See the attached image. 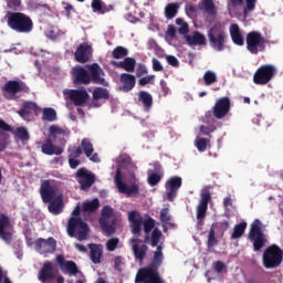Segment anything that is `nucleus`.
<instances>
[{
    "mask_svg": "<svg viewBox=\"0 0 283 283\" xmlns=\"http://www.w3.org/2000/svg\"><path fill=\"white\" fill-rule=\"evenodd\" d=\"M72 75L74 85H90V83L103 85L104 87L108 85L105 80V71H103V67H101L98 63L88 64L86 69L83 66H74Z\"/></svg>",
    "mask_w": 283,
    "mask_h": 283,
    "instance_id": "f257e3e1",
    "label": "nucleus"
},
{
    "mask_svg": "<svg viewBox=\"0 0 283 283\" xmlns=\"http://www.w3.org/2000/svg\"><path fill=\"white\" fill-rule=\"evenodd\" d=\"M164 254L154 252L153 261L150 265L140 268L135 276V283H165L163 276L158 272V269L163 266Z\"/></svg>",
    "mask_w": 283,
    "mask_h": 283,
    "instance_id": "f03ea898",
    "label": "nucleus"
},
{
    "mask_svg": "<svg viewBox=\"0 0 283 283\" xmlns=\"http://www.w3.org/2000/svg\"><path fill=\"white\" fill-rule=\"evenodd\" d=\"M4 19L8 28L18 34H30L34 30L32 18L23 12L8 11Z\"/></svg>",
    "mask_w": 283,
    "mask_h": 283,
    "instance_id": "7ed1b4c3",
    "label": "nucleus"
},
{
    "mask_svg": "<svg viewBox=\"0 0 283 283\" xmlns=\"http://www.w3.org/2000/svg\"><path fill=\"white\" fill-rule=\"evenodd\" d=\"M262 227L263 224L260 219H255L250 226L248 239L252 242L254 252L262 251V249H264L269 242V239L264 234Z\"/></svg>",
    "mask_w": 283,
    "mask_h": 283,
    "instance_id": "20e7f679",
    "label": "nucleus"
},
{
    "mask_svg": "<svg viewBox=\"0 0 283 283\" xmlns=\"http://www.w3.org/2000/svg\"><path fill=\"white\" fill-rule=\"evenodd\" d=\"M264 269H277L283 262V250L277 244L269 245L262 256Z\"/></svg>",
    "mask_w": 283,
    "mask_h": 283,
    "instance_id": "39448f33",
    "label": "nucleus"
},
{
    "mask_svg": "<svg viewBox=\"0 0 283 283\" xmlns=\"http://www.w3.org/2000/svg\"><path fill=\"white\" fill-rule=\"evenodd\" d=\"M67 233L70 238H76L80 242L87 240L90 226L81 217H71L67 222Z\"/></svg>",
    "mask_w": 283,
    "mask_h": 283,
    "instance_id": "423d86ee",
    "label": "nucleus"
},
{
    "mask_svg": "<svg viewBox=\"0 0 283 283\" xmlns=\"http://www.w3.org/2000/svg\"><path fill=\"white\" fill-rule=\"evenodd\" d=\"M176 24L180 25L178 32L186 36L188 45H207V36L205 34L195 31L192 35H187L189 34V24L182 18H177Z\"/></svg>",
    "mask_w": 283,
    "mask_h": 283,
    "instance_id": "0eeeda50",
    "label": "nucleus"
},
{
    "mask_svg": "<svg viewBox=\"0 0 283 283\" xmlns=\"http://www.w3.org/2000/svg\"><path fill=\"white\" fill-rule=\"evenodd\" d=\"M99 227L107 235L116 233V218H114V208L104 206L99 217Z\"/></svg>",
    "mask_w": 283,
    "mask_h": 283,
    "instance_id": "6e6552de",
    "label": "nucleus"
},
{
    "mask_svg": "<svg viewBox=\"0 0 283 283\" xmlns=\"http://www.w3.org/2000/svg\"><path fill=\"white\" fill-rule=\"evenodd\" d=\"M210 46L217 52H223L227 48V32L222 27H212L208 31Z\"/></svg>",
    "mask_w": 283,
    "mask_h": 283,
    "instance_id": "1a4fd4ad",
    "label": "nucleus"
},
{
    "mask_svg": "<svg viewBox=\"0 0 283 283\" xmlns=\"http://www.w3.org/2000/svg\"><path fill=\"white\" fill-rule=\"evenodd\" d=\"M277 74V69L273 64L261 65L253 75V83L255 85H266L273 81Z\"/></svg>",
    "mask_w": 283,
    "mask_h": 283,
    "instance_id": "9d476101",
    "label": "nucleus"
},
{
    "mask_svg": "<svg viewBox=\"0 0 283 283\" xmlns=\"http://www.w3.org/2000/svg\"><path fill=\"white\" fill-rule=\"evenodd\" d=\"M247 50L251 54H258L259 52H264L266 50V39L262 36V33L258 31H251L245 38Z\"/></svg>",
    "mask_w": 283,
    "mask_h": 283,
    "instance_id": "9b49d317",
    "label": "nucleus"
},
{
    "mask_svg": "<svg viewBox=\"0 0 283 283\" xmlns=\"http://www.w3.org/2000/svg\"><path fill=\"white\" fill-rule=\"evenodd\" d=\"M75 178L82 191H87L96 182V175L87 170V168H80L75 174Z\"/></svg>",
    "mask_w": 283,
    "mask_h": 283,
    "instance_id": "f8f14e48",
    "label": "nucleus"
},
{
    "mask_svg": "<svg viewBox=\"0 0 283 283\" xmlns=\"http://www.w3.org/2000/svg\"><path fill=\"white\" fill-rule=\"evenodd\" d=\"M56 191H59V189L56 188V184H54V180H43L40 187L42 202H44V205H48V202H52V200L56 198Z\"/></svg>",
    "mask_w": 283,
    "mask_h": 283,
    "instance_id": "ddd939ff",
    "label": "nucleus"
},
{
    "mask_svg": "<svg viewBox=\"0 0 283 283\" xmlns=\"http://www.w3.org/2000/svg\"><path fill=\"white\" fill-rule=\"evenodd\" d=\"M115 185L119 193H125L128 197L136 196L138 195V191H140V188L138 187V185L134 184L128 187L125 182H123V174H122L120 167L116 169Z\"/></svg>",
    "mask_w": 283,
    "mask_h": 283,
    "instance_id": "4468645a",
    "label": "nucleus"
},
{
    "mask_svg": "<svg viewBox=\"0 0 283 283\" xmlns=\"http://www.w3.org/2000/svg\"><path fill=\"white\" fill-rule=\"evenodd\" d=\"M231 112V99L229 97H220L212 107V114L218 120H222Z\"/></svg>",
    "mask_w": 283,
    "mask_h": 283,
    "instance_id": "2eb2a0df",
    "label": "nucleus"
},
{
    "mask_svg": "<svg viewBox=\"0 0 283 283\" xmlns=\"http://www.w3.org/2000/svg\"><path fill=\"white\" fill-rule=\"evenodd\" d=\"M34 244L40 255H48V253H54L56 251V239L54 237L49 239L39 238Z\"/></svg>",
    "mask_w": 283,
    "mask_h": 283,
    "instance_id": "dca6fc26",
    "label": "nucleus"
},
{
    "mask_svg": "<svg viewBox=\"0 0 283 283\" xmlns=\"http://www.w3.org/2000/svg\"><path fill=\"white\" fill-rule=\"evenodd\" d=\"M182 187V178L179 176L170 177L166 182L167 199L174 202L178 196V189Z\"/></svg>",
    "mask_w": 283,
    "mask_h": 283,
    "instance_id": "f3484780",
    "label": "nucleus"
},
{
    "mask_svg": "<svg viewBox=\"0 0 283 283\" xmlns=\"http://www.w3.org/2000/svg\"><path fill=\"white\" fill-rule=\"evenodd\" d=\"M0 238L7 244L12 243V226L10 224V218L6 214L0 216Z\"/></svg>",
    "mask_w": 283,
    "mask_h": 283,
    "instance_id": "a211bd4d",
    "label": "nucleus"
},
{
    "mask_svg": "<svg viewBox=\"0 0 283 283\" xmlns=\"http://www.w3.org/2000/svg\"><path fill=\"white\" fill-rule=\"evenodd\" d=\"M69 98L73 102L75 107H83L90 101V93L85 88L69 91Z\"/></svg>",
    "mask_w": 283,
    "mask_h": 283,
    "instance_id": "6ab92c4d",
    "label": "nucleus"
},
{
    "mask_svg": "<svg viewBox=\"0 0 283 283\" xmlns=\"http://www.w3.org/2000/svg\"><path fill=\"white\" fill-rule=\"evenodd\" d=\"M92 45L87 43H82L75 51V61L77 63H88L90 59H92Z\"/></svg>",
    "mask_w": 283,
    "mask_h": 283,
    "instance_id": "aec40b11",
    "label": "nucleus"
},
{
    "mask_svg": "<svg viewBox=\"0 0 283 283\" xmlns=\"http://www.w3.org/2000/svg\"><path fill=\"white\" fill-rule=\"evenodd\" d=\"M56 277V270L54 269V264L50 261L44 262L42 269L39 272L40 282H50Z\"/></svg>",
    "mask_w": 283,
    "mask_h": 283,
    "instance_id": "412c9836",
    "label": "nucleus"
},
{
    "mask_svg": "<svg viewBox=\"0 0 283 283\" xmlns=\"http://www.w3.org/2000/svg\"><path fill=\"white\" fill-rule=\"evenodd\" d=\"M80 148L82 149V154L84 151L86 158H88L92 163H101L98 154L94 153V145L90 138L82 139Z\"/></svg>",
    "mask_w": 283,
    "mask_h": 283,
    "instance_id": "4be33fe9",
    "label": "nucleus"
},
{
    "mask_svg": "<svg viewBox=\"0 0 283 283\" xmlns=\"http://www.w3.org/2000/svg\"><path fill=\"white\" fill-rule=\"evenodd\" d=\"M46 205L49 212L53 216H59L63 213V209L65 207V203L63 202V195H57L55 198L51 199Z\"/></svg>",
    "mask_w": 283,
    "mask_h": 283,
    "instance_id": "5701e85b",
    "label": "nucleus"
},
{
    "mask_svg": "<svg viewBox=\"0 0 283 283\" xmlns=\"http://www.w3.org/2000/svg\"><path fill=\"white\" fill-rule=\"evenodd\" d=\"M119 81L122 83V86L119 87L122 92H132V90L136 87V76L133 74L122 73Z\"/></svg>",
    "mask_w": 283,
    "mask_h": 283,
    "instance_id": "b1692460",
    "label": "nucleus"
},
{
    "mask_svg": "<svg viewBox=\"0 0 283 283\" xmlns=\"http://www.w3.org/2000/svg\"><path fill=\"white\" fill-rule=\"evenodd\" d=\"M36 112H39V106L36 105V103L24 102L20 111H18V114L19 116H21V118H23L24 120H28L30 116H32L33 114H36Z\"/></svg>",
    "mask_w": 283,
    "mask_h": 283,
    "instance_id": "393cba45",
    "label": "nucleus"
},
{
    "mask_svg": "<svg viewBox=\"0 0 283 283\" xmlns=\"http://www.w3.org/2000/svg\"><path fill=\"white\" fill-rule=\"evenodd\" d=\"M128 220L130 222L132 233L134 235H140V231L143 229V219H142V217H137L136 211H130L128 213Z\"/></svg>",
    "mask_w": 283,
    "mask_h": 283,
    "instance_id": "a878e982",
    "label": "nucleus"
},
{
    "mask_svg": "<svg viewBox=\"0 0 283 283\" xmlns=\"http://www.w3.org/2000/svg\"><path fill=\"white\" fill-rule=\"evenodd\" d=\"M90 258L93 264H101L103 262V245L96 243H90Z\"/></svg>",
    "mask_w": 283,
    "mask_h": 283,
    "instance_id": "bb28decb",
    "label": "nucleus"
},
{
    "mask_svg": "<svg viewBox=\"0 0 283 283\" xmlns=\"http://www.w3.org/2000/svg\"><path fill=\"white\" fill-rule=\"evenodd\" d=\"M42 154L46 156H61L63 154V148L54 146L52 139H45L41 146Z\"/></svg>",
    "mask_w": 283,
    "mask_h": 283,
    "instance_id": "cd10ccee",
    "label": "nucleus"
},
{
    "mask_svg": "<svg viewBox=\"0 0 283 283\" xmlns=\"http://www.w3.org/2000/svg\"><path fill=\"white\" fill-rule=\"evenodd\" d=\"M111 65H113V67H119L120 70H125V72H134V70H136V59L125 57L123 61L119 62L111 61Z\"/></svg>",
    "mask_w": 283,
    "mask_h": 283,
    "instance_id": "c85d7f7f",
    "label": "nucleus"
},
{
    "mask_svg": "<svg viewBox=\"0 0 283 283\" xmlns=\"http://www.w3.org/2000/svg\"><path fill=\"white\" fill-rule=\"evenodd\" d=\"M91 8L93 12H97V14H107V12L114 10L112 4H106L103 0H92Z\"/></svg>",
    "mask_w": 283,
    "mask_h": 283,
    "instance_id": "c756f323",
    "label": "nucleus"
},
{
    "mask_svg": "<svg viewBox=\"0 0 283 283\" xmlns=\"http://www.w3.org/2000/svg\"><path fill=\"white\" fill-rule=\"evenodd\" d=\"M138 103H142L145 112H149L151 106L154 105V97L147 91H139L138 94Z\"/></svg>",
    "mask_w": 283,
    "mask_h": 283,
    "instance_id": "7c9ffc66",
    "label": "nucleus"
},
{
    "mask_svg": "<svg viewBox=\"0 0 283 283\" xmlns=\"http://www.w3.org/2000/svg\"><path fill=\"white\" fill-rule=\"evenodd\" d=\"M198 10L206 12V14H209L210 17H216L218 13V9L216 8L213 0H201L198 3Z\"/></svg>",
    "mask_w": 283,
    "mask_h": 283,
    "instance_id": "2f4dec72",
    "label": "nucleus"
},
{
    "mask_svg": "<svg viewBox=\"0 0 283 283\" xmlns=\"http://www.w3.org/2000/svg\"><path fill=\"white\" fill-rule=\"evenodd\" d=\"M258 0H245V7L243 8V14L248 12H253L255 10V3ZM230 6L232 8H238L240 6H244V0H229Z\"/></svg>",
    "mask_w": 283,
    "mask_h": 283,
    "instance_id": "473e14b6",
    "label": "nucleus"
},
{
    "mask_svg": "<svg viewBox=\"0 0 283 283\" xmlns=\"http://www.w3.org/2000/svg\"><path fill=\"white\" fill-rule=\"evenodd\" d=\"M230 36L234 45H244V36H242V31H240V27L235 23L230 25Z\"/></svg>",
    "mask_w": 283,
    "mask_h": 283,
    "instance_id": "72a5a7b5",
    "label": "nucleus"
},
{
    "mask_svg": "<svg viewBox=\"0 0 283 283\" xmlns=\"http://www.w3.org/2000/svg\"><path fill=\"white\" fill-rule=\"evenodd\" d=\"M3 132H12V126L6 123V120L0 119V151H4L7 147L6 140L8 138V135Z\"/></svg>",
    "mask_w": 283,
    "mask_h": 283,
    "instance_id": "f704fd0d",
    "label": "nucleus"
},
{
    "mask_svg": "<svg viewBox=\"0 0 283 283\" xmlns=\"http://www.w3.org/2000/svg\"><path fill=\"white\" fill-rule=\"evenodd\" d=\"M148 251L149 247H147V244H143L142 247H138V244H133L135 260H138V262H145V258H147Z\"/></svg>",
    "mask_w": 283,
    "mask_h": 283,
    "instance_id": "c9c22d12",
    "label": "nucleus"
},
{
    "mask_svg": "<svg viewBox=\"0 0 283 283\" xmlns=\"http://www.w3.org/2000/svg\"><path fill=\"white\" fill-rule=\"evenodd\" d=\"M247 231V222H240L239 224H235L233 228V232L231 234V240H240L244 235V232Z\"/></svg>",
    "mask_w": 283,
    "mask_h": 283,
    "instance_id": "e433bc0d",
    "label": "nucleus"
},
{
    "mask_svg": "<svg viewBox=\"0 0 283 283\" xmlns=\"http://www.w3.org/2000/svg\"><path fill=\"white\" fill-rule=\"evenodd\" d=\"M179 9H180V6L178 3H176V2L168 3L165 7L166 19L171 20V19L176 18Z\"/></svg>",
    "mask_w": 283,
    "mask_h": 283,
    "instance_id": "4c0bfd02",
    "label": "nucleus"
},
{
    "mask_svg": "<svg viewBox=\"0 0 283 283\" xmlns=\"http://www.w3.org/2000/svg\"><path fill=\"white\" fill-rule=\"evenodd\" d=\"M98 207H101V201H98V199H93L92 201H85L82 205V210L85 213H94V211H97Z\"/></svg>",
    "mask_w": 283,
    "mask_h": 283,
    "instance_id": "58836bf2",
    "label": "nucleus"
},
{
    "mask_svg": "<svg viewBox=\"0 0 283 283\" xmlns=\"http://www.w3.org/2000/svg\"><path fill=\"white\" fill-rule=\"evenodd\" d=\"M4 92L7 94H11L14 96V94H19V81H9L4 84Z\"/></svg>",
    "mask_w": 283,
    "mask_h": 283,
    "instance_id": "ea45409f",
    "label": "nucleus"
},
{
    "mask_svg": "<svg viewBox=\"0 0 283 283\" xmlns=\"http://www.w3.org/2000/svg\"><path fill=\"white\" fill-rule=\"evenodd\" d=\"M93 98L94 101H101V98L107 101V98H109V92L107 88L97 87L93 91Z\"/></svg>",
    "mask_w": 283,
    "mask_h": 283,
    "instance_id": "a19ab883",
    "label": "nucleus"
},
{
    "mask_svg": "<svg viewBox=\"0 0 283 283\" xmlns=\"http://www.w3.org/2000/svg\"><path fill=\"white\" fill-rule=\"evenodd\" d=\"M42 120L54 123V120H56V111H54V108H44L42 112Z\"/></svg>",
    "mask_w": 283,
    "mask_h": 283,
    "instance_id": "79ce46f5",
    "label": "nucleus"
},
{
    "mask_svg": "<svg viewBox=\"0 0 283 283\" xmlns=\"http://www.w3.org/2000/svg\"><path fill=\"white\" fill-rule=\"evenodd\" d=\"M218 244V239L216 238V226L212 224L210 230H209V234H208V249H213V247H216Z\"/></svg>",
    "mask_w": 283,
    "mask_h": 283,
    "instance_id": "37998d69",
    "label": "nucleus"
},
{
    "mask_svg": "<svg viewBox=\"0 0 283 283\" xmlns=\"http://www.w3.org/2000/svg\"><path fill=\"white\" fill-rule=\"evenodd\" d=\"M163 238V231L160 229L155 228L150 235V244L153 248L158 247L160 243V239Z\"/></svg>",
    "mask_w": 283,
    "mask_h": 283,
    "instance_id": "c03bdc74",
    "label": "nucleus"
},
{
    "mask_svg": "<svg viewBox=\"0 0 283 283\" xmlns=\"http://www.w3.org/2000/svg\"><path fill=\"white\" fill-rule=\"evenodd\" d=\"M205 85H213V83H218V75L213 71H206L203 74Z\"/></svg>",
    "mask_w": 283,
    "mask_h": 283,
    "instance_id": "a18cd8bd",
    "label": "nucleus"
},
{
    "mask_svg": "<svg viewBox=\"0 0 283 283\" xmlns=\"http://www.w3.org/2000/svg\"><path fill=\"white\" fill-rule=\"evenodd\" d=\"M129 54V51L125 46H117L112 51V56L116 60L125 59Z\"/></svg>",
    "mask_w": 283,
    "mask_h": 283,
    "instance_id": "49530a36",
    "label": "nucleus"
},
{
    "mask_svg": "<svg viewBox=\"0 0 283 283\" xmlns=\"http://www.w3.org/2000/svg\"><path fill=\"white\" fill-rule=\"evenodd\" d=\"M63 271H66L69 275H77L78 274V266L74 261H66L63 266Z\"/></svg>",
    "mask_w": 283,
    "mask_h": 283,
    "instance_id": "de8ad7c7",
    "label": "nucleus"
},
{
    "mask_svg": "<svg viewBox=\"0 0 283 283\" xmlns=\"http://www.w3.org/2000/svg\"><path fill=\"white\" fill-rule=\"evenodd\" d=\"M14 135L20 140H30V133H28V129L23 126L15 128Z\"/></svg>",
    "mask_w": 283,
    "mask_h": 283,
    "instance_id": "09e8293b",
    "label": "nucleus"
},
{
    "mask_svg": "<svg viewBox=\"0 0 283 283\" xmlns=\"http://www.w3.org/2000/svg\"><path fill=\"white\" fill-rule=\"evenodd\" d=\"M210 140L202 137H197L195 140V145L198 151H207V145H209Z\"/></svg>",
    "mask_w": 283,
    "mask_h": 283,
    "instance_id": "8fccbe9b",
    "label": "nucleus"
},
{
    "mask_svg": "<svg viewBox=\"0 0 283 283\" xmlns=\"http://www.w3.org/2000/svg\"><path fill=\"white\" fill-rule=\"evenodd\" d=\"M207 209H209L208 206L198 205L197 206V220L198 222H205V218H207Z\"/></svg>",
    "mask_w": 283,
    "mask_h": 283,
    "instance_id": "3c124183",
    "label": "nucleus"
},
{
    "mask_svg": "<svg viewBox=\"0 0 283 283\" xmlns=\"http://www.w3.org/2000/svg\"><path fill=\"white\" fill-rule=\"evenodd\" d=\"M209 202H211V192L209 190H202L199 205L209 207Z\"/></svg>",
    "mask_w": 283,
    "mask_h": 283,
    "instance_id": "603ef678",
    "label": "nucleus"
},
{
    "mask_svg": "<svg viewBox=\"0 0 283 283\" xmlns=\"http://www.w3.org/2000/svg\"><path fill=\"white\" fill-rule=\"evenodd\" d=\"M118 244H120V239L113 237L107 240L106 249L107 251L114 252L115 249H118Z\"/></svg>",
    "mask_w": 283,
    "mask_h": 283,
    "instance_id": "864d4df0",
    "label": "nucleus"
},
{
    "mask_svg": "<svg viewBox=\"0 0 283 283\" xmlns=\"http://www.w3.org/2000/svg\"><path fill=\"white\" fill-rule=\"evenodd\" d=\"M83 155V149L81 146H73L69 148V158H81Z\"/></svg>",
    "mask_w": 283,
    "mask_h": 283,
    "instance_id": "5fc2aeb1",
    "label": "nucleus"
},
{
    "mask_svg": "<svg viewBox=\"0 0 283 283\" xmlns=\"http://www.w3.org/2000/svg\"><path fill=\"white\" fill-rule=\"evenodd\" d=\"M143 226L145 233H151V230L154 229V227H156V220H154L153 218L146 219L145 221H143Z\"/></svg>",
    "mask_w": 283,
    "mask_h": 283,
    "instance_id": "6e6d98bb",
    "label": "nucleus"
},
{
    "mask_svg": "<svg viewBox=\"0 0 283 283\" xmlns=\"http://www.w3.org/2000/svg\"><path fill=\"white\" fill-rule=\"evenodd\" d=\"M170 220L171 214H169V208H163L160 211V222H163V224H169Z\"/></svg>",
    "mask_w": 283,
    "mask_h": 283,
    "instance_id": "4d7b16f0",
    "label": "nucleus"
},
{
    "mask_svg": "<svg viewBox=\"0 0 283 283\" xmlns=\"http://www.w3.org/2000/svg\"><path fill=\"white\" fill-rule=\"evenodd\" d=\"M154 78H156V75H147L138 80V85L140 87H145V85H154Z\"/></svg>",
    "mask_w": 283,
    "mask_h": 283,
    "instance_id": "13d9d810",
    "label": "nucleus"
},
{
    "mask_svg": "<svg viewBox=\"0 0 283 283\" xmlns=\"http://www.w3.org/2000/svg\"><path fill=\"white\" fill-rule=\"evenodd\" d=\"M160 180H163V177L157 172L150 174L148 176V185H150V187H156Z\"/></svg>",
    "mask_w": 283,
    "mask_h": 283,
    "instance_id": "bf43d9fd",
    "label": "nucleus"
},
{
    "mask_svg": "<svg viewBox=\"0 0 283 283\" xmlns=\"http://www.w3.org/2000/svg\"><path fill=\"white\" fill-rule=\"evenodd\" d=\"M212 269L214 273L220 274V273H223V271H227V265L222 261H216L212 264Z\"/></svg>",
    "mask_w": 283,
    "mask_h": 283,
    "instance_id": "052dcab7",
    "label": "nucleus"
},
{
    "mask_svg": "<svg viewBox=\"0 0 283 283\" xmlns=\"http://www.w3.org/2000/svg\"><path fill=\"white\" fill-rule=\"evenodd\" d=\"M7 8L10 10H20L21 9V0H6Z\"/></svg>",
    "mask_w": 283,
    "mask_h": 283,
    "instance_id": "680f3d73",
    "label": "nucleus"
},
{
    "mask_svg": "<svg viewBox=\"0 0 283 283\" xmlns=\"http://www.w3.org/2000/svg\"><path fill=\"white\" fill-rule=\"evenodd\" d=\"M166 61H167L168 65H171V67H179L180 66V62L178 61L177 56L167 55Z\"/></svg>",
    "mask_w": 283,
    "mask_h": 283,
    "instance_id": "e2e57ef3",
    "label": "nucleus"
},
{
    "mask_svg": "<svg viewBox=\"0 0 283 283\" xmlns=\"http://www.w3.org/2000/svg\"><path fill=\"white\" fill-rule=\"evenodd\" d=\"M200 132L203 136H209V134H213L216 132V126H200Z\"/></svg>",
    "mask_w": 283,
    "mask_h": 283,
    "instance_id": "0e129e2a",
    "label": "nucleus"
},
{
    "mask_svg": "<svg viewBox=\"0 0 283 283\" xmlns=\"http://www.w3.org/2000/svg\"><path fill=\"white\" fill-rule=\"evenodd\" d=\"M63 133H64V132L61 130V128H59V126L52 125V126H50V128H49V134H50V136H57V135H61V134H63Z\"/></svg>",
    "mask_w": 283,
    "mask_h": 283,
    "instance_id": "69168bd1",
    "label": "nucleus"
},
{
    "mask_svg": "<svg viewBox=\"0 0 283 283\" xmlns=\"http://www.w3.org/2000/svg\"><path fill=\"white\" fill-rule=\"evenodd\" d=\"M153 70L154 72H163L164 67L160 61L158 59H153Z\"/></svg>",
    "mask_w": 283,
    "mask_h": 283,
    "instance_id": "338daca9",
    "label": "nucleus"
},
{
    "mask_svg": "<svg viewBox=\"0 0 283 283\" xmlns=\"http://www.w3.org/2000/svg\"><path fill=\"white\" fill-rule=\"evenodd\" d=\"M144 74H147V67L145 64L140 63L137 65L136 76L140 77L144 76Z\"/></svg>",
    "mask_w": 283,
    "mask_h": 283,
    "instance_id": "774afa93",
    "label": "nucleus"
}]
</instances>
